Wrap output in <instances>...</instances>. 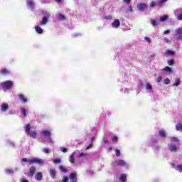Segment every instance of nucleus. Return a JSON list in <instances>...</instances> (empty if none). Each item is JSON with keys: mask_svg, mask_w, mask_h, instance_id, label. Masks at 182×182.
I'll return each mask as SVG.
<instances>
[{"mask_svg": "<svg viewBox=\"0 0 182 182\" xmlns=\"http://www.w3.org/2000/svg\"><path fill=\"white\" fill-rule=\"evenodd\" d=\"M24 129H25L26 133L28 134V136H30V137L35 139L38 136V133H36V131L31 130V124L30 123H28L24 127Z\"/></svg>", "mask_w": 182, "mask_h": 182, "instance_id": "obj_1", "label": "nucleus"}, {"mask_svg": "<svg viewBox=\"0 0 182 182\" xmlns=\"http://www.w3.org/2000/svg\"><path fill=\"white\" fill-rule=\"evenodd\" d=\"M175 34L173 35L176 41H181L182 39V28H178L175 30Z\"/></svg>", "mask_w": 182, "mask_h": 182, "instance_id": "obj_2", "label": "nucleus"}, {"mask_svg": "<svg viewBox=\"0 0 182 182\" xmlns=\"http://www.w3.org/2000/svg\"><path fill=\"white\" fill-rule=\"evenodd\" d=\"M1 86L4 89L10 90L12 89L14 86V82L11 80H6L2 83Z\"/></svg>", "mask_w": 182, "mask_h": 182, "instance_id": "obj_3", "label": "nucleus"}, {"mask_svg": "<svg viewBox=\"0 0 182 182\" xmlns=\"http://www.w3.org/2000/svg\"><path fill=\"white\" fill-rule=\"evenodd\" d=\"M126 165V161L124 160L114 161L112 163V167H123Z\"/></svg>", "mask_w": 182, "mask_h": 182, "instance_id": "obj_4", "label": "nucleus"}, {"mask_svg": "<svg viewBox=\"0 0 182 182\" xmlns=\"http://www.w3.org/2000/svg\"><path fill=\"white\" fill-rule=\"evenodd\" d=\"M136 8L140 12H144L149 8V5L146 3H139L136 5Z\"/></svg>", "mask_w": 182, "mask_h": 182, "instance_id": "obj_5", "label": "nucleus"}, {"mask_svg": "<svg viewBox=\"0 0 182 182\" xmlns=\"http://www.w3.org/2000/svg\"><path fill=\"white\" fill-rule=\"evenodd\" d=\"M28 163L29 164H33L34 163H36L37 164H43L44 161L41 159H29Z\"/></svg>", "mask_w": 182, "mask_h": 182, "instance_id": "obj_6", "label": "nucleus"}, {"mask_svg": "<svg viewBox=\"0 0 182 182\" xmlns=\"http://www.w3.org/2000/svg\"><path fill=\"white\" fill-rule=\"evenodd\" d=\"M41 134L44 137H46V139L52 136V133H50V130L48 129H43L41 131Z\"/></svg>", "mask_w": 182, "mask_h": 182, "instance_id": "obj_7", "label": "nucleus"}, {"mask_svg": "<svg viewBox=\"0 0 182 182\" xmlns=\"http://www.w3.org/2000/svg\"><path fill=\"white\" fill-rule=\"evenodd\" d=\"M35 171H36V168H35V166H31L28 173V177H33Z\"/></svg>", "mask_w": 182, "mask_h": 182, "instance_id": "obj_8", "label": "nucleus"}, {"mask_svg": "<svg viewBox=\"0 0 182 182\" xmlns=\"http://www.w3.org/2000/svg\"><path fill=\"white\" fill-rule=\"evenodd\" d=\"M69 178L70 181H77V176L75 173H70Z\"/></svg>", "mask_w": 182, "mask_h": 182, "instance_id": "obj_9", "label": "nucleus"}, {"mask_svg": "<svg viewBox=\"0 0 182 182\" xmlns=\"http://www.w3.org/2000/svg\"><path fill=\"white\" fill-rule=\"evenodd\" d=\"M43 178V174L42 172H38L36 175V180H37V181H42Z\"/></svg>", "mask_w": 182, "mask_h": 182, "instance_id": "obj_10", "label": "nucleus"}, {"mask_svg": "<svg viewBox=\"0 0 182 182\" xmlns=\"http://www.w3.org/2000/svg\"><path fill=\"white\" fill-rule=\"evenodd\" d=\"M112 28H119L120 26V20L115 19L112 23Z\"/></svg>", "mask_w": 182, "mask_h": 182, "instance_id": "obj_11", "label": "nucleus"}, {"mask_svg": "<svg viewBox=\"0 0 182 182\" xmlns=\"http://www.w3.org/2000/svg\"><path fill=\"white\" fill-rule=\"evenodd\" d=\"M168 149L171 151H177V146L171 144H168Z\"/></svg>", "mask_w": 182, "mask_h": 182, "instance_id": "obj_12", "label": "nucleus"}, {"mask_svg": "<svg viewBox=\"0 0 182 182\" xmlns=\"http://www.w3.org/2000/svg\"><path fill=\"white\" fill-rule=\"evenodd\" d=\"M1 109L2 112H8V109H9V106L6 103H4L1 106Z\"/></svg>", "mask_w": 182, "mask_h": 182, "instance_id": "obj_13", "label": "nucleus"}, {"mask_svg": "<svg viewBox=\"0 0 182 182\" xmlns=\"http://www.w3.org/2000/svg\"><path fill=\"white\" fill-rule=\"evenodd\" d=\"M0 74L2 75V76H6V75H9V70H8L6 68H2L0 70Z\"/></svg>", "mask_w": 182, "mask_h": 182, "instance_id": "obj_14", "label": "nucleus"}, {"mask_svg": "<svg viewBox=\"0 0 182 182\" xmlns=\"http://www.w3.org/2000/svg\"><path fill=\"white\" fill-rule=\"evenodd\" d=\"M70 163H71V164H75V163H76V159H75V152L72 153L70 156Z\"/></svg>", "mask_w": 182, "mask_h": 182, "instance_id": "obj_15", "label": "nucleus"}, {"mask_svg": "<svg viewBox=\"0 0 182 182\" xmlns=\"http://www.w3.org/2000/svg\"><path fill=\"white\" fill-rule=\"evenodd\" d=\"M18 99H20L23 103H26L28 100L23 96V94H18Z\"/></svg>", "mask_w": 182, "mask_h": 182, "instance_id": "obj_16", "label": "nucleus"}, {"mask_svg": "<svg viewBox=\"0 0 182 182\" xmlns=\"http://www.w3.org/2000/svg\"><path fill=\"white\" fill-rule=\"evenodd\" d=\"M159 134L161 137H167V133L163 129L159 130Z\"/></svg>", "mask_w": 182, "mask_h": 182, "instance_id": "obj_17", "label": "nucleus"}, {"mask_svg": "<svg viewBox=\"0 0 182 182\" xmlns=\"http://www.w3.org/2000/svg\"><path fill=\"white\" fill-rule=\"evenodd\" d=\"M48 23V17H43L41 21H40V25H46Z\"/></svg>", "mask_w": 182, "mask_h": 182, "instance_id": "obj_18", "label": "nucleus"}, {"mask_svg": "<svg viewBox=\"0 0 182 182\" xmlns=\"http://www.w3.org/2000/svg\"><path fill=\"white\" fill-rule=\"evenodd\" d=\"M49 173L51 176L52 178H55V177H56V171H55L54 169H50Z\"/></svg>", "mask_w": 182, "mask_h": 182, "instance_id": "obj_19", "label": "nucleus"}, {"mask_svg": "<svg viewBox=\"0 0 182 182\" xmlns=\"http://www.w3.org/2000/svg\"><path fill=\"white\" fill-rule=\"evenodd\" d=\"M26 5L33 9V1L32 0H26Z\"/></svg>", "mask_w": 182, "mask_h": 182, "instance_id": "obj_20", "label": "nucleus"}, {"mask_svg": "<svg viewBox=\"0 0 182 182\" xmlns=\"http://www.w3.org/2000/svg\"><path fill=\"white\" fill-rule=\"evenodd\" d=\"M167 63L169 66H173V65L176 64V62L173 58H171L167 60Z\"/></svg>", "mask_w": 182, "mask_h": 182, "instance_id": "obj_21", "label": "nucleus"}, {"mask_svg": "<svg viewBox=\"0 0 182 182\" xmlns=\"http://www.w3.org/2000/svg\"><path fill=\"white\" fill-rule=\"evenodd\" d=\"M35 30L37 33H43V29L39 26H36Z\"/></svg>", "mask_w": 182, "mask_h": 182, "instance_id": "obj_22", "label": "nucleus"}, {"mask_svg": "<svg viewBox=\"0 0 182 182\" xmlns=\"http://www.w3.org/2000/svg\"><path fill=\"white\" fill-rule=\"evenodd\" d=\"M164 72H168V73H173V69L168 66L164 68Z\"/></svg>", "mask_w": 182, "mask_h": 182, "instance_id": "obj_23", "label": "nucleus"}, {"mask_svg": "<svg viewBox=\"0 0 182 182\" xmlns=\"http://www.w3.org/2000/svg\"><path fill=\"white\" fill-rule=\"evenodd\" d=\"M119 181H122V182L127 181V178L126 175L125 174L121 175V176L119 178Z\"/></svg>", "mask_w": 182, "mask_h": 182, "instance_id": "obj_24", "label": "nucleus"}, {"mask_svg": "<svg viewBox=\"0 0 182 182\" xmlns=\"http://www.w3.org/2000/svg\"><path fill=\"white\" fill-rule=\"evenodd\" d=\"M151 23L152 25V26H154V28H155V26H157L159 23V21L157 20H151Z\"/></svg>", "mask_w": 182, "mask_h": 182, "instance_id": "obj_25", "label": "nucleus"}, {"mask_svg": "<svg viewBox=\"0 0 182 182\" xmlns=\"http://www.w3.org/2000/svg\"><path fill=\"white\" fill-rule=\"evenodd\" d=\"M176 130L177 132H182V124L179 123L175 126Z\"/></svg>", "mask_w": 182, "mask_h": 182, "instance_id": "obj_26", "label": "nucleus"}, {"mask_svg": "<svg viewBox=\"0 0 182 182\" xmlns=\"http://www.w3.org/2000/svg\"><path fill=\"white\" fill-rule=\"evenodd\" d=\"M157 5H159V2L151 1V2L149 3V6H150V8H154V6H157Z\"/></svg>", "mask_w": 182, "mask_h": 182, "instance_id": "obj_27", "label": "nucleus"}, {"mask_svg": "<svg viewBox=\"0 0 182 182\" xmlns=\"http://www.w3.org/2000/svg\"><path fill=\"white\" fill-rule=\"evenodd\" d=\"M167 19H168V16L165 15V16L160 18L159 21L160 22H165V21H167Z\"/></svg>", "mask_w": 182, "mask_h": 182, "instance_id": "obj_28", "label": "nucleus"}, {"mask_svg": "<svg viewBox=\"0 0 182 182\" xmlns=\"http://www.w3.org/2000/svg\"><path fill=\"white\" fill-rule=\"evenodd\" d=\"M165 53H166V55H176V52H175V51H173V50H166L165 51Z\"/></svg>", "mask_w": 182, "mask_h": 182, "instance_id": "obj_29", "label": "nucleus"}, {"mask_svg": "<svg viewBox=\"0 0 182 182\" xmlns=\"http://www.w3.org/2000/svg\"><path fill=\"white\" fill-rule=\"evenodd\" d=\"M169 139L171 141H175L176 143H178V141H180V139H178V138L176 136H172V137H170Z\"/></svg>", "mask_w": 182, "mask_h": 182, "instance_id": "obj_30", "label": "nucleus"}, {"mask_svg": "<svg viewBox=\"0 0 182 182\" xmlns=\"http://www.w3.org/2000/svg\"><path fill=\"white\" fill-rule=\"evenodd\" d=\"M181 83L180 78H176L175 82L173 84V86H179Z\"/></svg>", "mask_w": 182, "mask_h": 182, "instance_id": "obj_31", "label": "nucleus"}, {"mask_svg": "<svg viewBox=\"0 0 182 182\" xmlns=\"http://www.w3.org/2000/svg\"><path fill=\"white\" fill-rule=\"evenodd\" d=\"M59 170H60L62 171V173H68V170L63 166H60Z\"/></svg>", "mask_w": 182, "mask_h": 182, "instance_id": "obj_32", "label": "nucleus"}, {"mask_svg": "<svg viewBox=\"0 0 182 182\" xmlns=\"http://www.w3.org/2000/svg\"><path fill=\"white\" fill-rule=\"evenodd\" d=\"M111 140L112 141V143H117V140H118V138L117 136H111Z\"/></svg>", "mask_w": 182, "mask_h": 182, "instance_id": "obj_33", "label": "nucleus"}, {"mask_svg": "<svg viewBox=\"0 0 182 182\" xmlns=\"http://www.w3.org/2000/svg\"><path fill=\"white\" fill-rule=\"evenodd\" d=\"M146 90H153V87H151V85L150 83H146Z\"/></svg>", "mask_w": 182, "mask_h": 182, "instance_id": "obj_34", "label": "nucleus"}, {"mask_svg": "<svg viewBox=\"0 0 182 182\" xmlns=\"http://www.w3.org/2000/svg\"><path fill=\"white\" fill-rule=\"evenodd\" d=\"M21 113L23 114V116L25 117H26V116H28L27 111H26V109H25V108L21 109Z\"/></svg>", "mask_w": 182, "mask_h": 182, "instance_id": "obj_35", "label": "nucleus"}, {"mask_svg": "<svg viewBox=\"0 0 182 182\" xmlns=\"http://www.w3.org/2000/svg\"><path fill=\"white\" fill-rule=\"evenodd\" d=\"M62 160L60 159H55L53 160L54 164H59V163H61Z\"/></svg>", "mask_w": 182, "mask_h": 182, "instance_id": "obj_36", "label": "nucleus"}, {"mask_svg": "<svg viewBox=\"0 0 182 182\" xmlns=\"http://www.w3.org/2000/svg\"><path fill=\"white\" fill-rule=\"evenodd\" d=\"M168 0H161L160 1H158V6H162L163 4H164V2H167Z\"/></svg>", "mask_w": 182, "mask_h": 182, "instance_id": "obj_37", "label": "nucleus"}, {"mask_svg": "<svg viewBox=\"0 0 182 182\" xmlns=\"http://www.w3.org/2000/svg\"><path fill=\"white\" fill-rule=\"evenodd\" d=\"M115 154L117 157H120V156H122V154L120 153V150L119 149H115Z\"/></svg>", "mask_w": 182, "mask_h": 182, "instance_id": "obj_38", "label": "nucleus"}, {"mask_svg": "<svg viewBox=\"0 0 182 182\" xmlns=\"http://www.w3.org/2000/svg\"><path fill=\"white\" fill-rule=\"evenodd\" d=\"M58 18L59 19H61V21H65V19H66V17L63 14H59Z\"/></svg>", "mask_w": 182, "mask_h": 182, "instance_id": "obj_39", "label": "nucleus"}, {"mask_svg": "<svg viewBox=\"0 0 182 182\" xmlns=\"http://www.w3.org/2000/svg\"><path fill=\"white\" fill-rule=\"evenodd\" d=\"M144 41H147L148 43H151V39L149 37H144Z\"/></svg>", "mask_w": 182, "mask_h": 182, "instance_id": "obj_40", "label": "nucleus"}, {"mask_svg": "<svg viewBox=\"0 0 182 182\" xmlns=\"http://www.w3.org/2000/svg\"><path fill=\"white\" fill-rule=\"evenodd\" d=\"M86 156H87V154H86L83 152H81L79 154L78 157H86Z\"/></svg>", "mask_w": 182, "mask_h": 182, "instance_id": "obj_41", "label": "nucleus"}, {"mask_svg": "<svg viewBox=\"0 0 182 182\" xmlns=\"http://www.w3.org/2000/svg\"><path fill=\"white\" fill-rule=\"evenodd\" d=\"M177 170H178L180 173H182V164L177 166Z\"/></svg>", "mask_w": 182, "mask_h": 182, "instance_id": "obj_42", "label": "nucleus"}, {"mask_svg": "<svg viewBox=\"0 0 182 182\" xmlns=\"http://www.w3.org/2000/svg\"><path fill=\"white\" fill-rule=\"evenodd\" d=\"M161 80H163V77L161 76H159L156 79V82L158 83H160V82H161Z\"/></svg>", "mask_w": 182, "mask_h": 182, "instance_id": "obj_43", "label": "nucleus"}, {"mask_svg": "<svg viewBox=\"0 0 182 182\" xmlns=\"http://www.w3.org/2000/svg\"><path fill=\"white\" fill-rule=\"evenodd\" d=\"M169 83H170V79L166 78V79L164 80V84L165 85H169Z\"/></svg>", "mask_w": 182, "mask_h": 182, "instance_id": "obj_44", "label": "nucleus"}, {"mask_svg": "<svg viewBox=\"0 0 182 182\" xmlns=\"http://www.w3.org/2000/svg\"><path fill=\"white\" fill-rule=\"evenodd\" d=\"M68 180H69V178H68V176H64L63 178V180L61 181V182H68Z\"/></svg>", "mask_w": 182, "mask_h": 182, "instance_id": "obj_45", "label": "nucleus"}, {"mask_svg": "<svg viewBox=\"0 0 182 182\" xmlns=\"http://www.w3.org/2000/svg\"><path fill=\"white\" fill-rule=\"evenodd\" d=\"M178 21H182V13L177 16Z\"/></svg>", "mask_w": 182, "mask_h": 182, "instance_id": "obj_46", "label": "nucleus"}, {"mask_svg": "<svg viewBox=\"0 0 182 182\" xmlns=\"http://www.w3.org/2000/svg\"><path fill=\"white\" fill-rule=\"evenodd\" d=\"M62 153H66L68 151V149L65 147L61 148Z\"/></svg>", "mask_w": 182, "mask_h": 182, "instance_id": "obj_47", "label": "nucleus"}, {"mask_svg": "<svg viewBox=\"0 0 182 182\" xmlns=\"http://www.w3.org/2000/svg\"><path fill=\"white\" fill-rule=\"evenodd\" d=\"M93 146V144H90L86 148H85V149L86 150H89L90 149V147H92Z\"/></svg>", "mask_w": 182, "mask_h": 182, "instance_id": "obj_48", "label": "nucleus"}, {"mask_svg": "<svg viewBox=\"0 0 182 182\" xmlns=\"http://www.w3.org/2000/svg\"><path fill=\"white\" fill-rule=\"evenodd\" d=\"M104 19H107V21L112 19V16H107L105 17H104Z\"/></svg>", "mask_w": 182, "mask_h": 182, "instance_id": "obj_49", "label": "nucleus"}, {"mask_svg": "<svg viewBox=\"0 0 182 182\" xmlns=\"http://www.w3.org/2000/svg\"><path fill=\"white\" fill-rule=\"evenodd\" d=\"M43 153H46V154H48V153H49V149H43Z\"/></svg>", "mask_w": 182, "mask_h": 182, "instance_id": "obj_50", "label": "nucleus"}, {"mask_svg": "<svg viewBox=\"0 0 182 182\" xmlns=\"http://www.w3.org/2000/svg\"><path fill=\"white\" fill-rule=\"evenodd\" d=\"M21 161H24V163H28V161H29V160H28V159H26V158H23V159H21Z\"/></svg>", "mask_w": 182, "mask_h": 182, "instance_id": "obj_51", "label": "nucleus"}, {"mask_svg": "<svg viewBox=\"0 0 182 182\" xmlns=\"http://www.w3.org/2000/svg\"><path fill=\"white\" fill-rule=\"evenodd\" d=\"M123 2H124L125 4H130V2H132V0H123Z\"/></svg>", "mask_w": 182, "mask_h": 182, "instance_id": "obj_52", "label": "nucleus"}, {"mask_svg": "<svg viewBox=\"0 0 182 182\" xmlns=\"http://www.w3.org/2000/svg\"><path fill=\"white\" fill-rule=\"evenodd\" d=\"M48 139V143H53V140H52V138L50 136Z\"/></svg>", "mask_w": 182, "mask_h": 182, "instance_id": "obj_53", "label": "nucleus"}, {"mask_svg": "<svg viewBox=\"0 0 182 182\" xmlns=\"http://www.w3.org/2000/svg\"><path fill=\"white\" fill-rule=\"evenodd\" d=\"M164 33L166 34V33H170V30H166L164 31Z\"/></svg>", "mask_w": 182, "mask_h": 182, "instance_id": "obj_54", "label": "nucleus"}, {"mask_svg": "<svg viewBox=\"0 0 182 182\" xmlns=\"http://www.w3.org/2000/svg\"><path fill=\"white\" fill-rule=\"evenodd\" d=\"M155 149H156V150H160V146L156 145V146H155Z\"/></svg>", "mask_w": 182, "mask_h": 182, "instance_id": "obj_55", "label": "nucleus"}, {"mask_svg": "<svg viewBox=\"0 0 182 182\" xmlns=\"http://www.w3.org/2000/svg\"><path fill=\"white\" fill-rule=\"evenodd\" d=\"M21 182H29V181L23 178L21 180Z\"/></svg>", "mask_w": 182, "mask_h": 182, "instance_id": "obj_56", "label": "nucleus"}, {"mask_svg": "<svg viewBox=\"0 0 182 182\" xmlns=\"http://www.w3.org/2000/svg\"><path fill=\"white\" fill-rule=\"evenodd\" d=\"M55 2H57L58 4H61L62 0H55Z\"/></svg>", "mask_w": 182, "mask_h": 182, "instance_id": "obj_57", "label": "nucleus"}, {"mask_svg": "<svg viewBox=\"0 0 182 182\" xmlns=\"http://www.w3.org/2000/svg\"><path fill=\"white\" fill-rule=\"evenodd\" d=\"M171 166H172V167H173V168H176V164L172 163V164H171Z\"/></svg>", "mask_w": 182, "mask_h": 182, "instance_id": "obj_58", "label": "nucleus"}, {"mask_svg": "<svg viewBox=\"0 0 182 182\" xmlns=\"http://www.w3.org/2000/svg\"><path fill=\"white\" fill-rule=\"evenodd\" d=\"M6 172H7V173H12V170H11V169H7V170H6Z\"/></svg>", "mask_w": 182, "mask_h": 182, "instance_id": "obj_59", "label": "nucleus"}, {"mask_svg": "<svg viewBox=\"0 0 182 182\" xmlns=\"http://www.w3.org/2000/svg\"><path fill=\"white\" fill-rule=\"evenodd\" d=\"M129 9L132 11V6H129Z\"/></svg>", "mask_w": 182, "mask_h": 182, "instance_id": "obj_60", "label": "nucleus"}, {"mask_svg": "<svg viewBox=\"0 0 182 182\" xmlns=\"http://www.w3.org/2000/svg\"><path fill=\"white\" fill-rule=\"evenodd\" d=\"M109 149L110 151H112L113 149V148L112 146H109Z\"/></svg>", "mask_w": 182, "mask_h": 182, "instance_id": "obj_61", "label": "nucleus"}, {"mask_svg": "<svg viewBox=\"0 0 182 182\" xmlns=\"http://www.w3.org/2000/svg\"><path fill=\"white\" fill-rule=\"evenodd\" d=\"M91 140H93V138H92Z\"/></svg>", "mask_w": 182, "mask_h": 182, "instance_id": "obj_62", "label": "nucleus"}, {"mask_svg": "<svg viewBox=\"0 0 182 182\" xmlns=\"http://www.w3.org/2000/svg\"><path fill=\"white\" fill-rule=\"evenodd\" d=\"M176 12H178V11H176Z\"/></svg>", "mask_w": 182, "mask_h": 182, "instance_id": "obj_63", "label": "nucleus"}]
</instances>
